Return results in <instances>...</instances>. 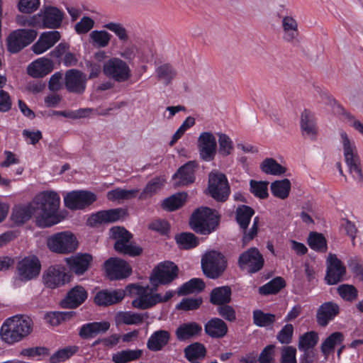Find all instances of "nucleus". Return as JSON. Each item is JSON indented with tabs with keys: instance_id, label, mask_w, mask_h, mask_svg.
<instances>
[{
	"instance_id": "50",
	"label": "nucleus",
	"mask_w": 363,
	"mask_h": 363,
	"mask_svg": "<svg viewBox=\"0 0 363 363\" xmlns=\"http://www.w3.org/2000/svg\"><path fill=\"white\" fill-rule=\"evenodd\" d=\"M187 198V194L185 192L179 193L164 199L162 203L163 208L172 211L182 207Z\"/></svg>"
},
{
	"instance_id": "33",
	"label": "nucleus",
	"mask_w": 363,
	"mask_h": 363,
	"mask_svg": "<svg viewBox=\"0 0 363 363\" xmlns=\"http://www.w3.org/2000/svg\"><path fill=\"white\" fill-rule=\"evenodd\" d=\"M155 77L164 86H168L176 78L177 72L169 63H163L155 68Z\"/></svg>"
},
{
	"instance_id": "13",
	"label": "nucleus",
	"mask_w": 363,
	"mask_h": 363,
	"mask_svg": "<svg viewBox=\"0 0 363 363\" xmlns=\"http://www.w3.org/2000/svg\"><path fill=\"white\" fill-rule=\"evenodd\" d=\"M264 259L257 248L251 247L242 252L238 258V265L240 269H246L253 274L261 270L264 266Z\"/></svg>"
},
{
	"instance_id": "11",
	"label": "nucleus",
	"mask_w": 363,
	"mask_h": 363,
	"mask_svg": "<svg viewBox=\"0 0 363 363\" xmlns=\"http://www.w3.org/2000/svg\"><path fill=\"white\" fill-rule=\"evenodd\" d=\"M209 194L217 201H225L230 194L226 177L221 173H211L208 178Z\"/></svg>"
},
{
	"instance_id": "7",
	"label": "nucleus",
	"mask_w": 363,
	"mask_h": 363,
	"mask_svg": "<svg viewBox=\"0 0 363 363\" xmlns=\"http://www.w3.org/2000/svg\"><path fill=\"white\" fill-rule=\"evenodd\" d=\"M48 247L58 254H69L74 252L78 243L75 236L69 231L57 233L47 240Z\"/></svg>"
},
{
	"instance_id": "15",
	"label": "nucleus",
	"mask_w": 363,
	"mask_h": 363,
	"mask_svg": "<svg viewBox=\"0 0 363 363\" xmlns=\"http://www.w3.org/2000/svg\"><path fill=\"white\" fill-rule=\"evenodd\" d=\"M197 147L201 160L212 161L217 151V143L215 135L211 132H202L197 140Z\"/></svg>"
},
{
	"instance_id": "39",
	"label": "nucleus",
	"mask_w": 363,
	"mask_h": 363,
	"mask_svg": "<svg viewBox=\"0 0 363 363\" xmlns=\"http://www.w3.org/2000/svg\"><path fill=\"white\" fill-rule=\"evenodd\" d=\"M291 182L288 179L276 180L270 185V189L272 195L283 200L288 198L291 191Z\"/></svg>"
},
{
	"instance_id": "24",
	"label": "nucleus",
	"mask_w": 363,
	"mask_h": 363,
	"mask_svg": "<svg viewBox=\"0 0 363 363\" xmlns=\"http://www.w3.org/2000/svg\"><path fill=\"white\" fill-rule=\"evenodd\" d=\"M59 31H46L41 33L38 40L32 46V50L36 55H40L51 48L60 39Z\"/></svg>"
},
{
	"instance_id": "46",
	"label": "nucleus",
	"mask_w": 363,
	"mask_h": 363,
	"mask_svg": "<svg viewBox=\"0 0 363 363\" xmlns=\"http://www.w3.org/2000/svg\"><path fill=\"white\" fill-rule=\"evenodd\" d=\"M205 288V283L199 278H193L182 284L179 289L177 293L180 296L186 295L193 293H199Z\"/></svg>"
},
{
	"instance_id": "34",
	"label": "nucleus",
	"mask_w": 363,
	"mask_h": 363,
	"mask_svg": "<svg viewBox=\"0 0 363 363\" xmlns=\"http://www.w3.org/2000/svg\"><path fill=\"white\" fill-rule=\"evenodd\" d=\"M202 331V327L196 322L183 323L176 330L175 334L179 341H184L199 335Z\"/></svg>"
},
{
	"instance_id": "9",
	"label": "nucleus",
	"mask_w": 363,
	"mask_h": 363,
	"mask_svg": "<svg viewBox=\"0 0 363 363\" xmlns=\"http://www.w3.org/2000/svg\"><path fill=\"white\" fill-rule=\"evenodd\" d=\"M103 72L106 77L116 82L121 83L131 77V69L128 63L118 57H112L103 65Z\"/></svg>"
},
{
	"instance_id": "16",
	"label": "nucleus",
	"mask_w": 363,
	"mask_h": 363,
	"mask_svg": "<svg viewBox=\"0 0 363 363\" xmlns=\"http://www.w3.org/2000/svg\"><path fill=\"white\" fill-rule=\"evenodd\" d=\"M96 199L94 194L87 191H73L64 197L66 207L71 210L82 209L91 205Z\"/></svg>"
},
{
	"instance_id": "6",
	"label": "nucleus",
	"mask_w": 363,
	"mask_h": 363,
	"mask_svg": "<svg viewBox=\"0 0 363 363\" xmlns=\"http://www.w3.org/2000/svg\"><path fill=\"white\" fill-rule=\"evenodd\" d=\"M111 236L116 240L114 249L119 253L135 257L140 255L143 249L131 242L132 235L123 227H113Z\"/></svg>"
},
{
	"instance_id": "31",
	"label": "nucleus",
	"mask_w": 363,
	"mask_h": 363,
	"mask_svg": "<svg viewBox=\"0 0 363 363\" xmlns=\"http://www.w3.org/2000/svg\"><path fill=\"white\" fill-rule=\"evenodd\" d=\"M53 69L52 62L45 57L36 60L28 67V74L33 77H43Z\"/></svg>"
},
{
	"instance_id": "52",
	"label": "nucleus",
	"mask_w": 363,
	"mask_h": 363,
	"mask_svg": "<svg viewBox=\"0 0 363 363\" xmlns=\"http://www.w3.org/2000/svg\"><path fill=\"white\" fill-rule=\"evenodd\" d=\"M177 243L181 248L191 249L199 245L198 238L191 233H182L175 236Z\"/></svg>"
},
{
	"instance_id": "51",
	"label": "nucleus",
	"mask_w": 363,
	"mask_h": 363,
	"mask_svg": "<svg viewBox=\"0 0 363 363\" xmlns=\"http://www.w3.org/2000/svg\"><path fill=\"white\" fill-rule=\"evenodd\" d=\"M283 278L277 277L259 288V293L262 295L274 294L285 286Z\"/></svg>"
},
{
	"instance_id": "41",
	"label": "nucleus",
	"mask_w": 363,
	"mask_h": 363,
	"mask_svg": "<svg viewBox=\"0 0 363 363\" xmlns=\"http://www.w3.org/2000/svg\"><path fill=\"white\" fill-rule=\"evenodd\" d=\"M112 35L105 30H95L89 34V42L97 48H104L109 45Z\"/></svg>"
},
{
	"instance_id": "56",
	"label": "nucleus",
	"mask_w": 363,
	"mask_h": 363,
	"mask_svg": "<svg viewBox=\"0 0 363 363\" xmlns=\"http://www.w3.org/2000/svg\"><path fill=\"white\" fill-rule=\"evenodd\" d=\"M309 247L315 251H325L327 244L323 235L318 233H311L308 238Z\"/></svg>"
},
{
	"instance_id": "17",
	"label": "nucleus",
	"mask_w": 363,
	"mask_h": 363,
	"mask_svg": "<svg viewBox=\"0 0 363 363\" xmlns=\"http://www.w3.org/2000/svg\"><path fill=\"white\" fill-rule=\"evenodd\" d=\"M86 75L80 70L71 69L65 72V85L70 93L83 94L86 90Z\"/></svg>"
},
{
	"instance_id": "47",
	"label": "nucleus",
	"mask_w": 363,
	"mask_h": 363,
	"mask_svg": "<svg viewBox=\"0 0 363 363\" xmlns=\"http://www.w3.org/2000/svg\"><path fill=\"white\" fill-rule=\"evenodd\" d=\"M318 341V333L314 331L307 332L299 337L298 344V350L303 351L305 354L309 353V350L313 348Z\"/></svg>"
},
{
	"instance_id": "58",
	"label": "nucleus",
	"mask_w": 363,
	"mask_h": 363,
	"mask_svg": "<svg viewBox=\"0 0 363 363\" xmlns=\"http://www.w3.org/2000/svg\"><path fill=\"white\" fill-rule=\"evenodd\" d=\"M218 136V152L222 156L229 155L233 150V143L228 135L219 133Z\"/></svg>"
},
{
	"instance_id": "5",
	"label": "nucleus",
	"mask_w": 363,
	"mask_h": 363,
	"mask_svg": "<svg viewBox=\"0 0 363 363\" xmlns=\"http://www.w3.org/2000/svg\"><path fill=\"white\" fill-rule=\"evenodd\" d=\"M341 143L343 146V153L345 162L348 167L350 173L352 177L359 181H363L362 172V164L360 159L357 155V151L354 143L350 140L347 133L344 131L340 133Z\"/></svg>"
},
{
	"instance_id": "22",
	"label": "nucleus",
	"mask_w": 363,
	"mask_h": 363,
	"mask_svg": "<svg viewBox=\"0 0 363 363\" xmlns=\"http://www.w3.org/2000/svg\"><path fill=\"white\" fill-rule=\"evenodd\" d=\"M282 39L290 43L298 42L299 31L298 24L296 18L290 15L280 16Z\"/></svg>"
},
{
	"instance_id": "1",
	"label": "nucleus",
	"mask_w": 363,
	"mask_h": 363,
	"mask_svg": "<svg viewBox=\"0 0 363 363\" xmlns=\"http://www.w3.org/2000/svg\"><path fill=\"white\" fill-rule=\"evenodd\" d=\"M60 203V196L54 191H45L35 198L33 215L39 227H50L60 221L57 215Z\"/></svg>"
},
{
	"instance_id": "55",
	"label": "nucleus",
	"mask_w": 363,
	"mask_h": 363,
	"mask_svg": "<svg viewBox=\"0 0 363 363\" xmlns=\"http://www.w3.org/2000/svg\"><path fill=\"white\" fill-rule=\"evenodd\" d=\"M342 341V335L340 333L336 332L332 333L322 343L321 351L325 355H328L331 351L333 350L336 345L341 343Z\"/></svg>"
},
{
	"instance_id": "2",
	"label": "nucleus",
	"mask_w": 363,
	"mask_h": 363,
	"mask_svg": "<svg viewBox=\"0 0 363 363\" xmlns=\"http://www.w3.org/2000/svg\"><path fill=\"white\" fill-rule=\"evenodd\" d=\"M33 330L31 319L23 315L7 318L1 328L0 335L4 342L13 345L28 336Z\"/></svg>"
},
{
	"instance_id": "49",
	"label": "nucleus",
	"mask_w": 363,
	"mask_h": 363,
	"mask_svg": "<svg viewBox=\"0 0 363 363\" xmlns=\"http://www.w3.org/2000/svg\"><path fill=\"white\" fill-rule=\"evenodd\" d=\"M252 318L254 324L262 328L272 326L277 320L275 315L269 313H264L261 310L254 311Z\"/></svg>"
},
{
	"instance_id": "54",
	"label": "nucleus",
	"mask_w": 363,
	"mask_h": 363,
	"mask_svg": "<svg viewBox=\"0 0 363 363\" xmlns=\"http://www.w3.org/2000/svg\"><path fill=\"white\" fill-rule=\"evenodd\" d=\"M79 350V347L76 345L67 346L62 349L57 350L50 357L52 363L56 362H64L69 359Z\"/></svg>"
},
{
	"instance_id": "42",
	"label": "nucleus",
	"mask_w": 363,
	"mask_h": 363,
	"mask_svg": "<svg viewBox=\"0 0 363 363\" xmlns=\"http://www.w3.org/2000/svg\"><path fill=\"white\" fill-rule=\"evenodd\" d=\"M33 205L28 206H18L13 208L11 213L12 220L17 225L26 222L33 214Z\"/></svg>"
},
{
	"instance_id": "36",
	"label": "nucleus",
	"mask_w": 363,
	"mask_h": 363,
	"mask_svg": "<svg viewBox=\"0 0 363 363\" xmlns=\"http://www.w3.org/2000/svg\"><path fill=\"white\" fill-rule=\"evenodd\" d=\"M109 328L110 323L107 321L86 323L82 326L79 335L83 338L93 337L100 333L106 332Z\"/></svg>"
},
{
	"instance_id": "44",
	"label": "nucleus",
	"mask_w": 363,
	"mask_h": 363,
	"mask_svg": "<svg viewBox=\"0 0 363 363\" xmlns=\"http://www.w3.org/2000/svg\"><path fill=\"white\" fill-rule=\"evenodd\" d=\"M184 357L189 362L201 359L206 355L205 346L200 342L192 343L185 347Z\"/></svg>"
},
{
	"instance_id": "45",
	"label": "nucleus",
	"mask_w": 363,
	"mask_h": 363,
	"mask_svg": "<svg viewBox=\"0 0 363 363\" xmlns=\"http://www.w3.org/2000/svg\"><path fill=\"white\" fill-rule=\"evenodd\" d=\"M165 179L161 177L151 179L139 195V199L145 200L157 194L163 186Z\"/></svg>"
},
{
	"instance_id": "53",
	"label": "nucleus",
	"mask_w": 363,
	"mask_h": 363,
	"mask_svg": "<svg viewBox=\"0 0 363 363\" xmlns=\"http://www.w3.org/2000/svg\"><path fill=\"white\" fill-rule=\"evenodd\" d=\"M148 318L147 313H138L132 311H125L120 314V319L126 325H138L143 322L145 318Z\"/></svg>"
},
{
	"instance_id": "30",
	"label": "nucleus",
	"mask_w": 363,
	"mask_h": 363,
	"mask_svg": "<svg viewBox=\"0 0 363 363\" xmlns=\"http://www.w3.org/2000/svg\"><path fill=\"white\" fill-rule=\"evenodd\" d=\"M205 333L212 338H222L228 331L226 323L219 318H212L204 325Z\"/></svg>"
},
{
	"instance_id": "14",
	"label": "nucleus",
	"mask_w": 363,
	"mask_h": 363,
	"mask_svg": "<svg viewBox=\"0 0 363 363\" xmlns=\"http://www.w3.org/2000/svg\"><path fill=\"white\" fill-rule=\"evenodd\" d=\"M178 268L171 262L160 264L152 272L150 282L154 286L158 284H167L172 281L177 276Z\"/></svg>"
},
{
	"instance_id": "43",
	"label": "nucleus",
	"mask_w": 363,
	"mask_h": 363,
	"mask_svg": "<svg viewBox=\"0 0 363 363\" xmlns=\"http://www.w3.org/2000/svg\"><path fill=\"white\" fill-rule=\"evenodd\" d=\"M255 214L253 208L248 206H240L235 212L236 220L240 227L246 232L252 216Z\"/></svg>"
},
{
	"instance_id": "61",
	"label": "nucleus",
	"mask_w": 363,
	"mask_h": 363,
	"mask_svg": "<svg viewBox=\"0 0 363 363\" xmlns=\"http://www.w3.org/2000/svg\"><path fill=\"white\" fill-rule=\"evenodd\" d=\"M275 349L274 345H267L261 352L258 362L259 363H275Z\"/></svg>"
},
{
	"instance_id": "21",
	"label": "nucleus",
	"mask_w": 363,
	"mask_h": 363,
	"mask_svg": "<svg viewBox=\"0 0 363 363\" xmlns=\"http://www.w3.org/2000/svg\"><path fill=\"white\" fill-rule=\"evenodd\" d=\"M39 259L33 257H28L23 259L18 264V272L22 281H28L36 277L40 271Z\"/></svg>"
},
{
	"instance_id": "62",
	"label": "nucleus",
	"mask_w": 363,
	"mask_h": 363,
	"mask_svg": "<svg viewBox=\"0 0 363 363\" xmlns=\"http://www.w3.org/2000/svg\"><path fill=\"white\" fill-rule=\"evenodd\" d=\"M293 333V325L291 324H286L277 333V339L281 344H289L292 340Z\"/></svg>"
},
{
	"instance_id": "28",
	"label": "nucleus",
	"mask_w": 363,
	"mask_h": 363,
	"mask_svg": "<svg viewBox=\"0 0 363 363\" xmlns=\"http://www.w3.org/2000/svg\"><path fill=\"white\" fill-rule=\"evenodd\" d=\"M339 306L332 301L325 302L320 305L317 311L316 319L318 323L321 326H326L328 323L333 320L339 314Z\"/></svg>"
},
{
	"instance_id": "19",
	"label": "nucleus",
	"mask_w": 363,
	"mask_h": 363,
	"mask_svg": "<svg viewBox=\"0 0 363 363\" xmlns=\"http://www.w3.org/2000/svg\"><path fill=\"white\" fill-rule=\"evenodd\" d=\"M346 268L337 259L336 255L330 254L327 259V272L325 281L330 285L336 284L344 279Z\"/></svg>"
},
{
	"instance_id": "20",
	"label": "nucleus",
	"mask_w": 363,
	"mask_h": 363,
	"mask_svg": "<svg viewBox=\"0 0 363 363\" xmlns=\"http://www.w3.org/2000/svg\"><path fill=\"white\" fill-rule=\"evenodd\" d=\"M38 15L40 28H57L61 26L63 19V13L53 6L45 8Z\"/></svg>"
},
{
	"instance_id": "35",
	"label": "nucleus",
	"mask_w": 363,
	"mask_h": 363,
	"mask_svg": "<svg viewBox=\"0 0 363 363\" xmlns=\"http://www.w3.org/2000/svg\"><path fill=\"white\" fill-rule=\"evenodd\" d=\"M232 290L228 286L214 288L210 294V302L213 305L222 306L231 301Z\"/></svg>"
},
{
	"instance_id": "37",
	"label": "nucleus",
	"mask_w": 363,
	"mask_h": 363,
	"mask_svg": "<svg viewBox=\"0 0 363 363\" xmlns=\"http://www.w3.org/2000/svg\"><path fill=\"white\" fill-rule=\"evenodd\" d=\"M301 127L303 135L308 138L314 139L317 134V128L313 115L305 110L301 116Z\"/></svg>"
},
{
	"instance_id": "64",
	"label": "nucleus",
	"mask_w": 363,
	"mask_h": 363,
	"mask_svg": "<svg viewBox=\"0 0 363 363\" xmlns=\"http://www.w3.org/2000/svg\"><path fill=\"white\" fill-rule=\"evenodd\" d=\"M201 303V298H187L182 299L177 306V308L184 311L195 310L197 309Z\"/></svg>"
},
{
	"instance_id": "25",
	"label": "nucleus",
	"mask_w": 363,
	"mask_h": 363,
	"mask_svg": "<svg viewBox=\"0 0 363 363\" xmlns=\"http://www.w3.org/2000/svg\"><path fill=\"white\" fill-rule=\"evenodd\" d=\"M87 296L88 293L84 287L75 286L67 292L61 306L65 308H76L86 301Z\"/></svg>"
},
{
	"instance_id": "23",
	"label": "nucleus",
	"mask_w": 363,
	"mask_h": 363,
	"mask_svg": "<svg viewBox=\"0 0 363 363\" xmlns=\"http://www.w3.org/2000/svg\"><path fill=\"white\" fill-rule=\"evenodd\" d=\"M124 211L121 208L101 211L92 214L87 220V225L95 227L100 224L116 222L123 216Z\"/></svg>"
},
{
	"instance_id": "63",
	"label": "nucleus",
	"mask_w": 363,
	"mask_h": 363,
	"mask_svg": "<svg viewBox=\"0 0 363 363\" xmlns=\"http://www.w3.org/2000/svg\"><path fill=\"white\" fill-rule=\"evenodd\" d=\"M280 363H297L296 349L292 346H284L281 350Z\"/></svg>"
},
{
	"instance_id": "12",
	"label": "nucleus",
	"mask_w": 363,
	"mask_h": 363,
	"mask_svg": "<svg viewBox=\"0 0 363 363\" xmlns=\"http://www.w3.org/2000/svg\"><path fill=\"white\" fill-rule=\"evenodd\" d=\"M42 280L48 288L56 289L69 282L70 276L65 272L64 267L57 264L50 266L43 272Z\"/></svg>"
},
{
	"instance_id": "59",
	"label": "nucleus",
	"mask_w": 363,
	"mask_h": 363,
	"mask_svg": "<svg viewBox=\"0 0 363 363\" xmlns=\"http://www.w3.org/2000/svg\"><path fill=\"white\" fill-rule=\"evenodd\" d=\"M250 191L259 199H266L268 196V182L251 180L250 182Z\"/></svg>"
},
{
	"instance_id": "4",
	"label": "nucleus",
	"mask_w": 363,
	"mask_h": 363,
	"mask_svg": "<svg viewBox=\"0 0 363 363\" xmlns=\"http://www.w3.org/2000/svg\"><path fill=\"white\" fill-rule=\"evenodd\" d=\"M216 212L208 207L196 209L191 215L190 225L194 231L201 235H208L218 224Z\"/></svg>"
},
{
	"instance_id": "3",
	"label": "nucleus",
	"mask_w": 363,
	"mask_h": 363,
	"mask_svg": "<svg viewBox=\"0 0 363 363\" xmlns=\"http://www.w3.org/2000/svg\"><path fill=\"white\" fill-rule=\"evenodd\" d=\"M156 286L150 288L149 286H141L139 284H129L125 288L126 294L130 296H135L133 300L132 306L138 309L145 310L160 303V296Z\"/></svg>"
},
{
	"instance_id": "8",
	"label": "nucleus",
	"mask_w": 363,
	"mask_h": 363,
	"mask_svg": "<svg viewBox=\"0 0 363 363\" xmlns=\"http://www.w3.org/2000/svg\"><path fill=\"white\" fill-rule=\"evenodd\" d=\"M201 267L206 277L215 279L220 277L225 271L226 260L220 252L212 250L202 257Z\"/></svg>"
},
{
	"instance_id": "57",
	"label": "nucleus",
	"mask_w": 363,
	"mask_h": 363,
	"mask_svg": "<svg viewBox=\"0 0 363 363\" xmlns=\"http://www.w3.org/2000/svg\"><path fill=\"white\" fill-rule=\"evenodd\" d=\"M103 28L113 32L121 41H127L128 35L125 28L120 23L108 22L103 25Z\"/></svg>"
},
{
	"instance_id": "29",
	"label": "nucleus",
	"mask_w": 363,
	"mask_h": 363,
	"mask_svg": "<svg viewBox=\"0 0 363 363\" xmlns=\"http://www.w3.org/2000/svg\"><path fill=\"white\" fill-rule=\"evenodd\" d=\"M125 294V290H102L96 294L94 301L99 306L112 305L122 301Z\"/></svg>"
},
{
	"instance_id": "38",
	"label": "nucleus",
	"mask_w": 363,
	"mask_h": 363,
	"mask_svg": "<svg viewBox=\"0 0 363 363\" xmlns=\"http://www.w3.org/2000/svg\"><path fill=\"white\" fill-rule=\"evenodd\" d=\"M140 190L138 189H124L116 188L108 191L107 199L111 201H117L121 203L123 201H128L135 198Z\"/></svg>"
},
{
	"instance_id": "48",
	"label": "nucleus",
	"mask_w": 363,
	"mask_h": 363,
	"mask_svg": "<svg viewBox=\"0 0 363 363\" xmlns=\"http://www.w3.org/2000/svg\"><path fill=\"white\" fill-rule=\"evenodd\" d=\"M260 169L267 174L275 176L284 174L286 172V168L279 164L273 158H267L264 160L260 164Z\"/></svg>"
},
{
	"instance_id": "18",
	"label": "nucleus",
	"mask_w": 363,
	"mask_h": 363,
	"mask_svg": "<svg viewBox=\"0 0 363 363\" xmlns=\"http://www.w3.org/2000/svg\"><path fill=\"white\" fill-rule=\"evenodd\" d=\"M107 276L111 280H119L128 277L132 272L131 267L125 261L111 257L104 263Z\"/></svg>"
},
{
	"instance_id": "27",
	"label": "nucleus",
	"mask_w": 363,
	"mask_h": 363,
	"mask_svg": "<svg viewBox=\"0 0 363 363\" xmlns=\"http://www.w3.org/2000/svg\"><path fill=\"white\" fill-rule=\"evenodd\" d=\"M197 163L195 161H189L182 166L173 175V179H178L176 186H185L191 184L195 180V172Z\"/></svg>"
},
{
	"instance_id": "60",
	"label": "nucleus",
	"mask_w": 363,
	"mask_h": 363,
	"mask_svg": "<svg viewBox=\"0 0 363 363\" xmlns=\"http://www.w3.org/2000/svg\"><path fill=\"white\" fill-rule=\"evenodd\" d=\"M337 292L347 301H353L357 297V290L352 285L342 284L338 286Z\"/></svg>"
},
{
	"instance_id": "32",
	"label": "nucleus",
	"mask_w": 363,
	"mask_h": 363,
	"mask_svg": "<svg viewBox=\"0 0 363 363\" xmlns=\"http://www.w3.org/2000/svg\"><path fill=\"white\" fill-rule=\"evenodd\" d=\"M169 340L170 334L167 330H156L148 338L147 347L152 352L160 351L168 344Z\"/></svg>"
},
{
	"instance_id": "26",
	"label": "nucleus",
	"mask_w": 363,
	"mask_h": 363,
	"mask_svg": "<svg viewBox=\"0 0 363 363\" xmlns=\"http://www.w3.org/2000/svg\"><path fill=\"white\" fill-rule=\"evenodd\" d=\"M65 262L69 269L77 275H82L86 272L92 262V257L89 254H77L74 256L65 258Z\"/></svg>"
},
{
	"instance_id": "40",
	"label": "nucleus",
	"mask_w": 363,
	"mask_h": 363,
	"mask_svg": "<svg viewBox=\"0 0 363 363\" xmlns=\"http://www.w3.org/2000/svg\"><path fill=\"white\" fill-rule=\"evenodd\" d=\"M143 353L140 349L121 350L112 354V361L114 363H127L139 359Z\"/></svg>"
},
{
	"instance_id": "10",
	"label": "nucleus",
	"mask_w": 363,
	"mask_h": 363,
	"mask_svg": "<svg viewBox=\"0 0 363 363\" xmlns=\"http://www.w3.org/2000/svg\"><path fill=\"white\" fill-rule=\"evenodd\" d=\"M38 33L33 29H17L8 36L7 49L11 53H17L30 45L37 37Z\"/></svg>"
}]
</instances>
